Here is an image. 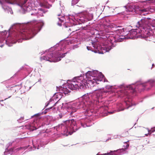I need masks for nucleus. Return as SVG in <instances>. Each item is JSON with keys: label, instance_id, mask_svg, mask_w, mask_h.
<instances>
[{"label": "nucleus", "instance_id": "2", "mask_svg": "<svg viewBox=\"0 0 155 155\" xmlns=\"http://www.w3.org/2000/svg\"><path fill=\"white\" fill-rule=\"evenodd\" d=\"M94 91H97L99 93V94H97L96 95H94V98L93 99L94 101H91V100H89L86 101V102L85 103V104L86 105V107L88 109H90V107H91V105L93 104L94 103V102L95 101H97V100L98 98H99L100 96H102V93H110V90H111V88H109L108 90H106L105 91H103V90H101V89L100 87H98L97 88L94 89Z\"/></svg>", "mask_w": 155, "mask_h": 155}, {"label": "nucleus", "instance_id": "9", "mask_svg": "<svg viewBox=\"0 0 155 155\" xmlns=\"http://www.w3.org/2000/svg\"><path fill=\"white\" fill-rule=\"evenodd\" d=\"M140 32H141L140 31V30L138 29L132 30L129 31V33L128 34V35H130L131 36L130 37V38H131L135 36L138 33H140Z\"/></svg>", "mask_w": 155, "mask_h": 155}, {"label": "nucleus", "instance_id": "22", "mask_svg": "<svg viewBox=\"0 0 155 155\" xmlns=\"http://www.w3.org/2000/svg\"><path fill=\"white\" fill-rule=\"evenodd\" d=\"M93 17V15L92 14H91L90 15V17L89 18V19L91 20Z\"/></svg>", "mask_w": 155, "mask_h": 155}, {"label": "nucleus", "instance_id": "5", "mask_svg": "<svg viewBox=\"0 0 155 155\" xmlns=\"http://www.w3.org/2000/svg\"><path fill=\"white\" fill-rule=\"evenodd\" d=\"M37 25L32 27V28L22 32L21 35L23 36L27 37L28 38H33L37 33L38 28Z\"/></svg>", "mask_w": 155, "mask_h": 155}, {"label": "nucleus", "instance_id": "29", "mask_svg": "<svg viewBox=\"0 0 155 155\" xmlns=\"http://www.w3.org/2000/svg\"><path fill=\"white\" fill-rule=\"evenodd\" d=\"M20 120H23V117H21L20 118Z\"/></svg>", "mask_w": 155, "mask_h": 155}, {"label": "nucleus", "instance_id": "19", "mask_svg": "<svg viewBox=\"0 0 155 155\" xmlns=\"http://www.w3.org/2000/svg\"><path fill=\"white\" fill-rule=\"evenodd\" d=\"M60 12H61L60 13H56V15L58 16H60L61 15V13L62 12H61V11H60Z\"/></svg>", "mask_w": 155, "mask_h": 155}, {"label": "nucleus", "instance_id": "12", "mask_svg": "<svg viewBox=\"0 0 155 155\" xmlns=\"http://www.w3.org/2000/svg\"><path fill=\"white\" fill-rule=\"evenodd\" d=\"M128 135V132L127 131H123L121 134V137H125Z\"/></svg>", "mask_w": 155, "mask_h": 155}, {"label": "nucleus", "instance_id": "38", "mask_svg": "<svg viewBox=\"0 0 155 155\" xmlns=\"http://www.w3.org/2000/svg\"><path fill=\"white\" fill-rule=\"evenodd\" d=\"M105 42H107V41H105Z\"/></svg>", "mask_w": 155, "mask_h": 155}, {"label": "nucleus", "instance_id": "20", "mask_svg": "<svg viewBox=\"0 0 155 155\" xmlns=\"http://www.w3.org/2000/svg\"><path fill=\"white\" fill-rule=\"evenodd\" d=\"M150 131H151L152 132H153L155 131V128H152Z\"/></svg>", "mask_w": 155, "mask_h": 155}, {"label": "nucleus", "instance_id": "18", "mask_svg": "<svg viewBox=\"0 0 155 155\" xmlns=\"http://www.w3.org/2000/svg\"><path fill=\"white\" fill-rule=\"evenodd\" d=\"M139 11L142 12H146L147 11V10L146 9L144 8V9H140L139 10Z\"/></svg>", "mask_w": 155, "mask_h": 155}, {"label": "nucleus", "instance_id": "36", "mask_svg": "<svg viewBox=\"0 0 155 155\" xmlns=\"http://www.w3.org/2000/svg\"><path fill=\"white\" fill-rule=\"evenodd\" d=\"M0 3L1 4H2V2L1 1H0Z\"/></svg>", "mask_w": 155, "mask_h": 155}, {"label": "nucleus", "instance_id": "1", "mask_svg": "<svg viewBox=\"0 0 155 155\" xmlns=\"http://www.w3.org/2000/svg\"><path fill=\"white\" fill-rule=\"evenodd\" d=\"M83 82L82 81L77 80L76 81H73L71 83H68L65 86V87H60L59 88L60 91L62 92L65 94H67L69 93L71 90H75L79 88H81V86H83Z\"/></svg>", "mask_w": 155, "mask_h": 155}, {"label": "nucleus", "instance_id": "26", "mask_svg": "<svg viewBox=\"0 0 155 155\" xmlns=\"http://www.w3.org/2000/svg\"><path fill=\"white\" fill-rule=\"evenodd\" d=\"M103 154V155H107V153H103V154Z\"/></svg>", "mask_w": 155, "mask_h": 155}, {"label": "nucleus", "instance_id": "40", "mask_svg": "<svg viewBox=\"0 0 155 155\" xmlns=\"http://www.w3.org/2000/svg\"><path fill=\"white\" fill-rule=\"evenodd\" d=\"M88 47H87V48H88Z\"/></svg>", "mask_w": 155, "mask_h": 155}, {"label": "nucleus", "instance_id": "25", "mask_svg": "<svg viewBox=\"0 0 155 155\" xmlns=\"http://www.w3.org/2000/svg\"><path fill=\"white\" fill-rule=\"evenodd\" d=\"M151 37H152V36H151ZM150 36H148V37H147V40H148V38H150Z\"/></svg>", "mask_w": 155, "mask_h": 155}, {"label": "nucleus", "instance_id": "16", "mask_svg": "<svg viewBox=\"0 0 155 155\" xmlns=\"http://www.w3.org/2000/svg\"><path fill=\"white\" fill-rule=\"evenodd\" d=\"M91 43L93 47L94 48H96L97 42L92 41Z\"/></svg>", "mask_w": 155, "mask_h": 155}, {"label": "nucleus", "instance_id": "30", "mask_svg": "<svg viewBox=\"0 0 155 155\" xmlns=\"http://www.w3.org/2000/svg\"><path fill=\"white\" fill-rule=\"evenodd\" d=\"M118 31H119V32H120V31H122V30H117Z\"/></svg>", "mask_w": 155, "mask_h": 155}, {"label": "nucleus", "instance_id": "13", "mask_svg": "<svg viewBox=\"0 0 155 155\" xmlns=\"http://www.w3.org/2000/svg\"><path fill=\"white\" fill-rule=\"evenodd\" d=\"M71 2L72 5H74L76 4L79 2V0H69Z\"/></svg>", "mask_w": 155, "mask_h": 155}, {"label": "nucleus", "instance_id": "3", "mask_svg": "<svg viewBox=\"0 0 155 155\" xmlns=\"http://www.w3.org/2000/svg\"><path fill=\"white\" fill-rule=\"evenodd\" d=\"M66 53L64 54H56L55 53H53L51 55L48 54L45 56L42 57L43 60L46 61H48L50 62H57L61 60V58L64 57L65 54Z\"/></svg>", "mask_w": 155, "mask_h": 155}, {"label": "nucleus", "instance_id": "8", "mask_svg": "<svg viewBox=\"0 0 155 155\" xmlns=\"http://www.w3.org/2000/svg\"><path fill=\"white\" fill-rule=\"evenodd\" d=\"M28 0H15L14 2H12L9 0L6 1V2L8 3L11 4H17L21 7L25 6V4L27 1Z\"/></svg>", "mask_w": 155, "mask_h": 155}, {"label": "nucleus", "instance_id": "31", "mask_svg": "<svg viewBox=\"0 0 155 155\" xmlns=\"http://www.w3.org/2000/svg\"><path fill=\"white\" fill-rule=\"evenodd\" d=\"M154 65V64H152V67H153Z\"/></svg>", "mask_w": 155, "mask_h": 155}, {"label": "nucleus", "instance_id": "14", "mask_svg": "<svg viewBox=\"0 0 155 155\" xmlns=\"http://www.w3.org/2000/svg\"><path fill=\"white\" fill-rule=\"evenodd\" d=\"M149 83L152 86H155V81L153 80L149 81Z\"/></svg>", "mask_w": 155, "mask_h": 155}, {"label": "nucleus", "instance_id": "15", "mask_svg": "<svg viewBox=\"0 0 155 155\" xmlns=\"http://www.w3.org/2000/svg\"><path fill=\"white\" fill-rule=\"evenodd\" d=\"M116 151V150L110 151V152L107 153V155H114V152Z\"/></svg>", "mask_w": 155, "mask_h": 155}, {"label": "nucleus", "instance_id": "17", "mask_svg": "<svg viewBox=\"0 0 155 155\" xmlns=\"http://www.w3.org/2000/svg\"><path fill=\"white\" fill-rule=\"evenodd\" d=\"M124 39L123 38H119L117 40H116L115 41H117V42H121L123 41V39Z\"/></svg>", "mask_w": 155, "mask_h": 155}, {"label": "nucleus", "instance_id": "11", "mask_svg": "<svg viewBox=\"0 0 155 155\" xmlns=\"http://www.w3.org/2000/svg\"><path fill=\"white\" fill-rule=\"evenodd\" d=\"M63 96V94L62 92H59L55 94L54 97V98L57 99L58 100H60Z\"/></svg>", "mask_w": 155, "mask_h": 155}, {"label": "nucleus", "instance_id": "28", "mask_svg": "<svg viewBox=\"0 0 155 155\" xmlns=\"http://www.w3.org/2000/svg\"><path fill=\"white\" fill-rule=\"evenodd\" d=\"M96 155H103L102 154H99V153H97Z\"/></svg>", "mask_w": 155, "mask_h": 155}, {"label": "nucleus", "instance_id": "39", "mask_svg": "<svg viewBox=\"0 0 155 155\" xmlns=\"http://www.w3.org/2000/svg\"><path fill=\"white\" fill-rule=\"evenodd\" d=\"M58 18L59 19V20H60V18Z\"/></svg>", "mask_w": 155, "mask_h": 155}, {"label": "nucleus", "instance_id": "37", "mask_svg": "<svg viewBox=\"0 0 155 155\" xmlns=\"http://www.w3.org/2000/svg\"><path fill=\"white\" fill-rule=\"evenodd\" d=\"M6 88H8V87H6Z\"/></svg>", "mask_w": 155, "mask_h": 155}, {"label": "nucleus", "instance_id": "32", "mask_svg": "<svg viewBox=\"0 0 155 155\" xmlns=\"http://www.w3.org/2000/svg\"><path fill=\"white\" fill-rule=\"evenodd\" d=\"M59 116H60V118H61V117H62V116H61L60 115H59Z\"/></svg>", "mask_w": 155, "mask_h": 155}, {"label": "nucleus", "instance_id": "4", "mask_svg": "<svg viewBox=\"0 0 155 155\" xmlns=\"http://www.w3.org/2000/svg\"><path fill=\"white\" fill-rule=\"evenodd\" d=\"M86 77L87 78V81L89 84H93L96 83L97 84H99L98 81H102V78L100 77L97 76H94L95 75L94 71H88L85 74Z\"/></svg>", "mask_w": 155, "mask_h": 155}, {"label": "nucleus", "instance_id": "33", "mask_svg": "<svg viewBox=\"0 0 155 155\" xmlns=\"http://www.w3.org/2000/svg\"><path fill=\"white\" fill-rule=\"evenodd\" d=\"M129 142V141L128 140V141H127V142H125V143H127V142Z\"/></svg>", "mask_w": 155, "mask_h": 155}, {"label": "nucleus", "instance_id": "6", "mask_svg": "<svg viewBox=\"0 0 155 155\" xmlns=\"http://www.w3.org/2000/svg\"><path fill=\"white\" fill-rule=\"evenodd\" d=\"M148 23V21L147 19H143L138 21L137 24L134 26H135L137 28H138L141 32L142 31V29H143L145 28H147Z\"/></svg>", "mask_w": 155, "mask_h": 155}, {"label": "nucleus", "instance_id": "34", "mask_svg": "<svg viewBox=\"0 0 155 155\" xmlns=\"http://www.w3.org/2000/svg\"><path fill=\"white\" fill-rule=\"evenodd\" d=\"M28 8H26V10H28Z\"/></svg>", "mask_w": 155, "mask_h": 155}, {"label": "nucleus", "instance_id": "10", "mask_svg": "<svg viewBox=\"0 0 155 155\" xmlns=\"http://www.w3.org/2000/svg\"><path fill=\"white\" fill-rule=\"evenodd\" d=\"M70 125L69 127L71 130H73L76 129V126L75 125L76 122L74 119L71 120L70 122Z\"/></svg>", "mask_w": 155, "mask_h": 155}, {"label": "nucleus", "instance_id": "7", "mask_svg": "<svg viewBox=\"0 0 155 155\" xmlns=\"http://www.w3.org/2000/svg\"><path fill=\"white\" fill-rule=\"evenodd\" d=\"M136 86H135L134 84H133L132 85H129L127 87L130 90H132L133 91H136L137 90L139 91H141V89L143 88V85L140 82H137L136 84Z\"/></svg>", "mask_w": 155, "mask_h": 155}, {"label": "nucleus", "instance_id": "35", "mask_svg": "<svg viewBox=\"0 0 155 155\" xmlns=\"http://www.w3.org/2000/svg\"><path fill=\"white\" fill-rule=\"evenodd\" d=\"M7 153V152H5V154H6V153Z\"/></svg>", "mask_w": 155, "mask_h": 155}, {"label": "nucleus", "instance_id": "23", "mask_svg": "<svg viewBox=\"0 0 155 155\" xmlns=\"http://www.w3.org/2000/svg\"><path fill=\"white\" fill-rule=\"evenodd\" d=\"M126 150L125 148H122L120 150H122L123 151H125V150Z\"/></svg>", "mask_w": 155, "mask_h": 155}, {"label": "nucleus", "instance_id": "24", "mask_svg": "<svg viewBox=\"0 0 155 155\" xmlns=\"http://www.w3.org/2000/svg\"><path fill=\"white\" fill-rule=\"evenodd\" d=\"M40 115V114H35V115L36 116H39Z\"/></svg>", "mask_w": 155, "mask_h": 155}, {"label": "nucleus", "instance_id": "27", "mask_svg": "<svg viewBox=\"0 0 155 155\" xmlns=\"http://www.w3.org/2000/svg\"><path fill=\"white\" fill-rule=\"evenodd\" d=\"M103 45L104 46L105 45H106L107 44H106L104 43L103 42L102 43Z\"/></svg>", "mask_w": 155, "mask_h": 155}, {"label": "nucleus", "instance_id": "21", "mask_svg": "<svg viewBox=\"0 0 155 155\" xmlns=\"http://www.w3.org/2000/svg\"><path fill=\"white\" fill-rule=\"evenodd\" d=\"M129 144H127V145H126V147H125V149H127L128 148V147H129Z\"/></svg>", "mask_w": 155, "mask_h": 155}]
</instances>
